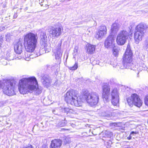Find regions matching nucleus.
<instances>
[{
	"label": "nucleus",
	"mask_w": 148,
	"mask_h": 148,
	"mask_svg": "<svg viewBox=\"0 0 148 148\" xmlns=\"http://www.w3.org/2000/svg\"><path fill=\"white\" fill-rule=\"evenodd\" d=\"M42 148H48V147L46 146H43Z\"/></svg>",
	"instance_id": "nucleus-43"
},
{
	"label": "nucleus",
	"mask_w": 148,
	"mask_h": 148,
	"mask_svg": "<svg viewBox=\"0 0 148 148\" xmlns=\"http://www.w3.org/2000/svg\"><path fill=\"white\" fill-rule=\"evenodd\" d=\"M103 90L102 97L106 101L108 99L110 94V88L109 84L107 83H104L102 87Z\"/></svg>",
	"instance_id": "nucleus-12"
},
{
	"label": "nucleus",
	"mask_w": 148,
	"mask_h": 148,
	"mask_svg": "<svg viewBox=\"0 0 148 148\" xmlns=\"http://www.w3.org/2000/svg\"><path fill=\"white\" fill-rule=\"evenodd\" d=\"M64 142L65 144H66L67 143H69L70 142L69 139L67 138H65L64 139Z\"/></svg>",
	"instance_id": "nucleus-25"
},
{
	"label": "nucleus",
	"mask_w": 148,
	"mask_h": 148,
	"mask_svg": "<svg viewBox=\"0 0 148 148\" xmlns=\"http://www.w3.org/2000/svg\"><path fill=\"white\" fill-rule=\"evenodd\" d=\"M66 124L65 122H62L61 123H59L58 124V125L60 127H63Z\"/></svg>",
	"instance_id": "nucleus-28"
},
{
	"label": "nucleus",
	"mask_w": 148,
	"mask_h": 148,
	"mask_svg": "<svg viewBox=\"0 0 148 148\" xmlns=\"http://www.w3.org/2000/svg\"><path fill=\"white\" fill-rule=\"evenodd\" d=\"M23 148H33V147L31 145H28L27 146Z\"/></svg>",
	"instance_id": "nucleus-33"
},
{
	"label": "nucleus",
	"mask_w": 148,
	"mask_h": 148,
	"mask_svg": "<svg viewBox=\"0 0 148 148\" xmlns=\"http://www.w3.org/2000/svg\"><path fill=\"white\" fill-rule=\"evenodd\" d=\"M49 34H52L53 36L58 37L60 36L62 33L61 29L60 27L55 28L53 27H49L47 29Z\"/></svg>",
	"instance_id": "nucleus-11"
},
{
	"label": "nucleus",
	"mask_w": 148,
	"mask_h": 148,
	"mask_svg": "<svg viewBox=\"0 0 148 148\" xmlns=\"http://www.w3.org/2000/svg\"><path fill=\"white\" fill-rule=\"evenodd\" d=\"M67 57H68V56ZM67 57L66 58V59H67Z\"/></svg>",
	"instance_id": "nucleus-50"
},
{
	"label": "nucleus",
	"mask_w": 148,
	"mask_h": 148,
	"mask_svg": "<svg viewBox=\"0 0 148 148\" xmlns=\"http://www.w3.org/2000/svg\"><path fill=\"white\" fill-rule=\"evenodd\" d=\"M41 81L45 87H49L51 82V80L48 75L45 74L41 79Z\"/></svg>",
	"instance_id": "nucleus-18"
},
{
	"label": "nucleus",
	"mask_w": 148,
	"mask_h": 148,
	"mask_svg": "<svg viewBox=\"0 0 148 148\" xmlns=\"http://www.w3.org/2000/svg\"><path fill=\"white\" fill-rule=\"evenodd\" d=\"M144 47H145L146 49L148 48V41L146 40L145 41Z\"/></svg>",
	"instance_id": "nucleus-29"
},
{
	"label": "nucleus",
	"mask_w": 148,
	"mask_h": 148,
	"mask_svg": "<svg viewBox=\"0 0 148 148\" xmlns=\"http://www.w3.org/2000/svg\"><path fill=\"white\" fill-rule=\"evenodd\" d=\"M78 68V63L77 62H75L74 66H70L69 67L70 70H75L77 69Z\"/></svg>",
	"instance_id": "nucleus-23"
},
{
	"label": "nucleus",
	"mask_w": 148,
	"mask_h": 148,
	"mask_svg": "<svg viewBox=\"0 0 148 148\" xmlns=\"http://www.w3.org/2000/svg\"><path fill=\"white\" fill-rule=\"evenodd\" d=\"M33 55H30L29 56V57L30 58H33V56H32Z\"/></svg>",
	"instance_id": "nucleus-42"
},
{
	"label": "nucleus",
	"mask_w": 148,
	"mask_h": 148,
	"mask_svg": "<svg viewBox=\"0 0 148 148\" xmlns=\"http://www.w3.org/2000/svg\"><path fill=\"white\" fill-rule=\"evenodd\" d=\"M18 89L21 93L24 94L30 90H34V93L38 95L42 92V88L38 87V82L34 77L23 78L19 81Z\"/></svg>",
	"instance_id": "nucleus-1"
},
{
	"label": "nucleus",
	"mask_w": 148,
	"mask_h": 148,
	"mask_svg": "<svg viewBox=\"0 0 148 148\" xmlns=\"http://www.w3.org/2000/svg\"><path fill=\"white\" fill-rule=\"evenodd\" d=\"M40 43L42 47L45 48L46 50L47 46V36L45 32H41L40 33Z\"/></svg>",
	"instance_id": "nucleus-15"
},
{
	"label": "nucleus",
	"mask_w": 148,
	"mask_h": 148,
	"mask_svg": "<svg viewBox=\"0 0 148 148\" xmlns=\"http://www.w3.org/2000/svg\"><path fill=\"white\" fill-rule=\"evenodd\" d=\"M17 15L16 14H14V18H16L17 17Z\"/></svg>",
	"instance_id": "nucleus-38"
},
{
	"label": "nucleus",
	"mask_w": 148,
	"mask_h": 148,
	"mask_svg": "<svg viewBox=\"0 0 148 148\" xmlns=\"http://www.w3.org/2000/svg\"><path fill=\"white\" fill-rule=\"evenodd\" d=\"M111 102L114 106H119V94L116 88H114L111 92Z\"/></svg>",
	"instance_id": "nucleus-10"
},
{
	"label": "nucleus",
	"mask_w": 148,
	"mask_h": 148,
	"mask_svg": "<svg viewBox=\"0 0 148 148\" xmlns=\"http://www.w3.org/2000/svg\"><path fill=\"white\" fill-rule=\"evenodd\" d=\"M38 37L37 34L29 32L25 35L24 45L27 52H32L36 47Z\"/></svg>",
	"instance_id": "nucleus-2"
},
{
	"label": "nucleus",
	"mask_w": 148,
	"mask_h": 148,
	"mask_svg": "<svg viewBox=\"0 0 148 148\" xmlns=\"http://www.w3.org/2000/svg\"><path fill=\"white\" fill-rule=\"evenodd\" d=\"M64 100L68 104L76 106H82V101L80 97H78L77 92L71 90L67 92L64 95Z\"/></svg>",
	"instance_id": "nucleus-3"
},
{
	"label": "nucleus",
	"mask_w": 148,
	"mask_h": 148,
	"mask_svg": "<svg viewBox=\"0 0 148 148\" xmlns=\"http://www.w3.org/2000/svg\"><path fill=\"white\" fill-rule=\"evenodd\" d=\"M105 116H108V115H106Z\"/></svg>",
	"instance_id": "nucleus-48"
},
{
	"label": "nucleus",
	"mask_w": 148,
	"mask_h": 148,
	"mask_svg": "<svg viewBox=\"0 0 148 148\" xmlns=\"http://www.w3.org/2000/svg\"><path fill=\"white\" fill-rule=\"evenodd\" d=\"M3 84V82L1 81H0V88H3V86L2 85Z\"/></svg>",
	"instance_id": "nucleus-34"
},
{
	"label": "nucleus",
	"mask_w": 148,
	"mask_h": 148,
	"mask_svg": "<svg viewBox=\"0 0 148 148\" xmlns=\"http://www.w3.org/2000/svg\"><path fill=\"white\" fill-rule=\"evenodd\" d=\"M69 113L70 114H76V112L73 110L71 109H70Z\"/></svg>",
	"instance_id": "nucleus-26"
},
{
	"label": "nucleus",
	"mask_w": 148,
	"mask_h": 148,
	"mask_svg": "<svg viewBox=\"0 0 148 148\" xmlns=\"http://www.w3.org/2000/svg\"><path fill=\"white\" fill-rule=\"evenodd\" d=\"M77 51V49H75L74 51Z\"/></svg>",
	"instance_id": "nucleus-44"
},
{
	"label": "nucleus",
	"mask_w": 148,
	"mask_h": 148,
	"mask_svg": "<svg viewBox=\"0 0 148 148\" xmlns=\"http://www.w3.org/2000/svg\"><path fill=\"white\" fill-rule=\"evenodd\" d=\"M146 28V25L143 23H140L136 27L134 38L136 44L142 40Z\"/></svg>",
	"instance_id": "nucleus-7"
},
{
	"label": "nucleus",
	"mask_w": 148,
	"mask_h": 148,
	"mask_svg": "<svg viewBox=\"0 0 148 148\" xmlns=\"http://www.w3.org/2000/svg\"><path fill=\"white\" fill-rule=\"evenodd\" d=\"M39 0L40 4V5L42 6L43 5V4H42L41 3H42V2L44 1V0H42V1H41V2H40V0Z\"/></svg>",
	"instance_id": "nucleus-37"
},
{
	"label": "nucleus",
	"mask_w": 148,
	"mask_h": 148,
	"mask_svg": "<svg viewBox=\"0 0 148 148\" xmlns=\"http://www.w3.org/2000/svg\"><path fill=\"white\" fill-rule=\"evenodd\" d=\"M107 29L106 27L104 25L100 26L99 30L95 34V37L97 39L101 38L107 33Z\"/></svg>",
	"instance_id": "nucleus-14"
},
{
	"label": "nucleus",
	"mask_w": 148,
	"mask_h": 148,
	"mask_svg": "<svg viewBox=\"0 0 148 148\" xmlns=\"http://www.w3.org/2000/svg\"><path fill=\"white\" fill-rule=\"evenodd\" d=\"M132 53L130 46H127L126 51L123 58V64L125 69L136 70V66L132 62Z\"/></svg>",
	"instance_id": "nucleus-4"
},
{
	"label": "nucleus",
	"mask_w": 148,
	"mask_h": 148,
	"mask_svg": "<svg viewBox=\"0 0 148 148\" xmlns=\"http://www.w3.org/2000/svg\"><path fill=\"white\" fill-rule=\"evenodd\" d=\"M114 35H109L106 40L104 45L107 48H112L114 46Z\"/></svg>",
	"instance_id": "nucleus-13"
},
{
	"label": "nucleus",
	"mask_w": 148,
	"mask_h": 148,
	"mask_svg": "<svg viewBox=\"0 0 148 148\" xmlns=\"http://www.w3.org/2000/svg\"><path fill=\"white\" fill-rule=\"evenodd\" d=\"M53 112L54 114H57L56 112V110H53Z\"/></svg>",
	"instance_id": "nucleus-40"
},
{
	"label": "nucleus",
	"mask_w": 148,
	"mask_h": 148,
	"mask_svg": "<svg viewBox=\"0 0 148 148\" xmlns=\"http://www.w3.org/2000/svg\"><path fill=\"white\" fill-rule=\"evenodd\" d=\"M132 136L130 134L129 136L127 137V139L129 140H130L132 138Z\"/></svg>",
	"instance_id": "nucleus-36"
},
{
	"label": "nucleus",
	"mask_w": 148,
	"mask_h": 148,
	"mask_svg": "<svg viewBox=\"0 0 148 148\" xmlns=\"http://www.w3.org/2000/svg\"><path fill=\"white\" fill-rule=\"evenodd\" d=\"M110 125L112 126H117L118 124L116 123H111L110 124Z\"/></svg>",
	"instance_id": "nucleus-31"
},
{
	"label": "nucleus",
	"mask_w": 148,
	"mask_h": 148,
	"mask_svg": "<svg viewBox=\"0 0 148 148\" xmlns=\"http://www.w3.org/2000/svg\"><path fill=\"white\" fill-rule=\"evenodd\" d=\"M3 106V103L2 102H0V107Z\"/></svg>",
	"instance_id": "nucleus-41"
},
{
	"label": "nucleus",
	"mask_w": 148,
	"mask_h": 148,
	"mask_svg": "<svg viewBox=\"0 0 148 148\" xmlns=\"http://www.w3.org/2000/svg\"><path fill=\"white\" fill-rule=\"evenodd\" d=\"M55 55V58L56 60H59L62 56V51L61 49V45L58 44L57 47H56L53 50Z\"/></svg>",
	"instance_id": "nucleus-17"
},
{
	"label": "nucleus",
	"mask_w": 148,
	"mask_h": 148,
	"mask_svg": "<svg viewBox=\"0 0 148 148\" xmlns=\"http://www.w3.org/2000/svg\"><path fill=\"white\" fill-rule=\"evenodd\" d=\"M62 111L68 114L69 113L70 109L67 108H62Z\"/></svg>",
	"instance_id": "nucleus-24"
},
{
	"label": "nucleus",
	"mask_w": 148,
	"mask_h": 148,
	"mask_svg": "<svg viewBox=\"0 0 148 148\" xmlns=\"http://www.w3.org/2000/svg\"><path fill=\"white\" fill-rule=\"evenodd\" d=\"M137 134V132H136L132 131L131 132L130 134L132 135V134Z\"/></svg>",
	"instance_id": "nucleus-35"
},
{
	"label": "nucleus",
	"mask_w": 148,
	"mask_h": 148,
	"mask_svg": "<svg viewBox=\"0 0 148 148\" xmlns=\"http://www.w3.org/2000/svg\"><path fill=\"white\" fill-rule=\"evenodd\" d=\"M5 27L3 26H1L0 27V32L3 31L5 29Z\"/></svg>",
	"instance_id": "nucleus-32"
},
{
	"label": "nucleus",
	"mask_w": 148,
	"mask_h": 148,
	"mask_svg": "<svg viewBox=\"0 0 148 148\" xmlns=\"http://www.w3.org/2000/svg\"><path fill=\"white\" fill-rule=\"evenodd\" d=\"M83 96L91 106H93L98 103L99 98L98 95L95 92L89 93L87 90H83Z\"/></svg>",
	"instance_id": "nucleus-6"
},
{
	"label": "nucleus",
	"mask_w": 148,
	"mask_h": 148,
	"mask_svg": "<svg viewBox=\"0 0 148 148\" xmlns=\"http://www.w3.org/2000/svg\"><path fill=\"white\" fill-rule=\"evenodd\" d=\"M129 35V33L123 30L120 32L116 39L117 44L121 45H124L126 42Z\"/></svg>",
	"instance_id": "nucleus-9"
},
{
	"label": "nucleus",
	"mask_w": 148,
	"mask_h": 148,
	"mask_svg": "<svg viewBox=\"0 0 148 148\" xmlns=\"http://www.w3.org/2000/svg\"><path fill=\"white\" fill-rule=\"evenodd\" d=\"M16 82L14 80H7L3 84V92L9 96H12L16 94L17 88Z\"/></svg>",
	"instance_id": "nucleus-5"
},
{
	"label": "nucleus",
	"mask_w": 148,
	"mask_h": 148,
	"mask_svg": "<svg viewBox=\"0 0 148 148\" xmlns=\"http://www.w3.org/2000/svg\"><path fill=\"white\" fill-rule=\"evenodd\" d=\"M36 55V56H35V57H36L38 56L37 55Z\"/></svg>",
	"instance_id": "nucleus-46"
},
{
	"label": "nucleus",
	"mask_w": 148,
	"mask_h": 148,
	"mask_svg": "<svg viewBox=\"0 0 148 148\" xmlns=\"http://www.w3.org/2000/svg\"><path fill=\"white\" fill-rule=\"evenodd\" d=\"M9 57H8L7 59L8 60H13V58L11 57V55H10L9 54H8Z\"/></svg>",
	"instance_id": "nucleus-30"
},
{
	"label": "nucleus",
	"mask_w": 148,
	"mask_h": 148,
	"mask_svg": "<svg viewBox=\"0 0 148 148\" xmlns=\"http://www.w3.org/2000/svg\"><path fill=\"white\" fill-rule=\"evenodd\" d=\"M113 53L115 57L119 55V52L120 50L119 47H113Z\"/></svg>",
	"instance_id": "nucleus-22"
},
{
	"label": "nucleus",
	"mask_w": 148,
	"mask_h": 148,
	"mask_svg": "<svg viewBox=\"0 0 148 148\" xmlns=\"http://www.w3.org/2000/svg\"><path fill=\"white\" fill-rule=\"evenodd\" d=\"M3 64L4 65H6L7 64V63H3Z\"/></svg>",
	"instance_id": "nucleus-45"
},
{
	"label": "nucleus",
	"mask_w": 148,
	"mask_h": 148,
	"mask_svg": "<svg viewBox=\"0 0 148 148\" xmlns=\"http://www.w3.org/2000/svg\"><path fill=\"white\" fill-rule=\"evenodd\" d=\"M109 116H110V114H109Z\"/></svg>",
	"instance_id": "nucleus-49"
},
{
	"label": "nucleus",
	"mask_w": 148,
	"mask_h": 148,
	"mask_svg": "<svg viewBox=\"0 0 148 148\" xmlns=\"http://www.w3.org/2000/svg\"><path fill=\"white\" fill-rule=\"evenodd\" d=\"M62 141L60 139H54L51 141L49 148H60Z\"/></svg>",
	"instance_id": "nucleus-19"
},
{
	"label": "nucleus",
	"mask_w": 148,
	"mask_h": 148,
	"mask_svg": "<svg viewBox=\"0 0 148 148\" xmlns=\"http://www.w3.org/2000/svg\"><path fill=\"white\" fill-rule=\"evenodd\" d=\"M119 25L118 24L114 23L111 26V30L112 32L115 33L117 32L119 28Z\"/></svg>",
	"instance_id": "nucleus-21"
},
{
	"label": "nucleus",
	"mask_w": 148,
	"mask_h": 148,
	"mask_svg": "<svg viewBox=\"0 0 148 148\" xmlns=\"http://www.w3.org/2000/svg\"><path fill=\"white\" fill-rule=\"evenodd\" d=\"M82 21H80V22H79V23H78V24H79V25L82 24Z\"/></svg>",
	"instance_id": "nucleus-39"
},
{
	"label": "nucleus",
	"mask_w": 148,
	"mask_h": 148,
	"mask_svg": "<svg viewBox=\"0 0 148 148\" xmlns=\"http://www.w3.org/2000/svg\"><path fill=\"white\" fill-rule=\"evenodd\" d=\"M95 46L90 44H88L86 45V49L88 54H92L95 51Z\"/></svg>",
	"instance_id": "nucleus-20"
},
{
	"label": "nucleus",
	"mask_w": 148,
	"mask_h": 148,
	"mask_svg": "<svg viewBox=\"0 0 148 148\" xmlns=\"http://www.w3.org/2000/svg\"><path fill=\"white\" fill-rule=\"evenodd\" d=\"M27 58H26V60H28V61L29 60H27Z\"/></svg>",
	"instance_id": "nucleus-47"
},
{
	"label": "nucleus",
	"mask_w": 148,
	"mask_h": 148,
	"mask_svg": "<svg viewBox=\"0 0 148 148\" xmlns=\"http://www.w3.org/2000/svg\"><path fill=\"white\" fill-rule=\"evenodd\" d=\"M127 100L130 107H132L134 104L137 107H140L142 104V102L136 94H133L131 97L128 98Z\"/></svg>",
	"instance_id": "nucleus-8"
},
{
	"label": "nucleus",
	"mask_w": 148,
	"mask_h": 148,
	"mask_svg": "<svg viewBox=\"0 0 148 148\" xmlns=\"http://www.w3.org/2000/svg\"><path fill=\"white\" fill-rule=\"evenodd\" d=\"M145 103L147 106H148V95L146 96L145 99Z\"/></svg>",
	"instance_id": "nucleus-27"
},
{
	"label": "nucleus",
	"mask_w": 148,
	"mask_h": 148,
	"mask_svg": "<svg viewBox=\"0 0 148 148\" xmlns=\"http://www.w3.org/2000/svg\"><path fill=\"white\" fill-rule=\"evenodd\" d=\"M24 44H23L22 40H19V41L14 45V50L15 52L17 54H20L23 49H24Z\"/></svg>",
	"instance_id": "nucleus-16"
}]
</instances>
